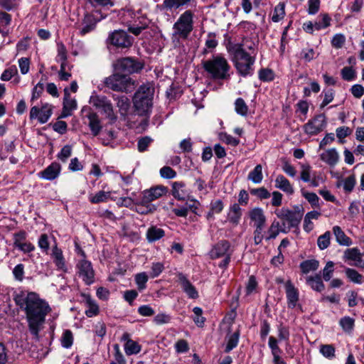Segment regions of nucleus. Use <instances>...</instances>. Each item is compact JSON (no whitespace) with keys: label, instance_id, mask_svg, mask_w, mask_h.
<instances>
[{"label":"nucleus","instance_id":"nucleus-1","mask_svg":"<svg viewBox=\"0 0 364 364\" xmlns=\"http://www.w3.org/2000/svg\"><path fill=\"white\" fill-rule=\"evenodd\" d=\"M14 299L19 309L25 313L30 332L38 336L45 323L46 316L51 311L49 304L33 291H21L14 296Z\"/></svg>","mask_w":364,"mask_h":364},{"label":"nucleus","instance_id":"nucleus-2","mask_svg":"<svg viewBox=\"0 0 364 364\" xmlns=\"http://www.w3.org/2000/svg\"><path fill=\"white\" fill-rule=\"evenodd\" d=\"M231 52L237 73L242 77L252 75L257 55L255 43L251 38H245L240 43L234 45Z\"/></svg>","mask_w":364,"mask_h":364},{"label":"nucleus","instance_id":"nucleus-3","mask_svg":"<svg viewBox=\"0 0 364 364\" xmlns=\"http://www.w3.org/2000/svg\"><path fill=\"white\" fill-rule=\"evenodd\" d=\"M154 89L149 85H141L133 97L134 109L139 115L149 114L152 108Z\"/></svg>","mask_w":364,"mask_h":364},{"label":"nucleus","instance_id":"nucleus-4","mask_svg":"<svg viewBox=\"0 0 364 364\" xmlns=\"http://www.w3.org/2000/svg\"><path fill=\"white\" fill-rule=\"evenodd\" d=\"M204 70L215 80H225L229 77L230 65L227 60L220 56H213L202 63Z\"/></svg>","mask_w":364,"mask_h":364},{"label":"nucleus","instance_id":"nucleus-5","mask_svg":"<svg viewBox=\"0 0 364 364\" xmlns=\"http://www.w3.org/2000/svg\"><path fill=\"white\" fill-rule=\"evenodd\" d=\"M104 83L107 87L113 91L125 93L132 92L136 86L135 80L130 76L119 72L106 77Z\"/></svg>","mask_w":364,"mask_h":364},{"label":"nucleus","instance_id":"nucleus-6","mask_svg":"<svg viewBox=\"0 0 364 364\" xmlns=\"http://www.w3.org/2000/svg\"><path fill=\"white\" fill-rule=\"evenodd\" d=\"M193 13L187 10L183 13L173 24V36L186 39L193 30Z\"/></svg>","mask_w":364,"mask_h":364},{"label":"nucleus","instance_id":"nucleus-7","mask_svg":"<svg viewBox=\"0 0 364 364\" xmlns=\"http://www.w3.org/2000/svg\"><path fill=\"white\" fill-rule=\"evenodd\" d=\"M144 65L137 60L131 58H120L113 63L115 71L120 73L132 74L142 70Z\"/></svg>","mask_w":364,"mask_h":364},{"label":"nucleus","instance_id":"nucleus-8","mask_svg":"<svg viewBox=\"0 0 364 364\" xmlns=\"http://www.w3.org/2000/svg\"><path fill=\"white\" fill-rule=\"evenodd\" d=\"M134 38L123 30H115L110 33L107 43L117 48H129L132 46Z\"/></svg>","mask_w":364,"mask_h":364},{"label":"nucleus","instance_id":"nucleus-9","mask_svg":"<svg viewBox=\"0 0 364 364\" xmlns=\"http://www.w3.org/2000/svg\"><path fill=\"white\" fill-rule=\"evenodd\" d=\"M90 103L96 109H100L109 119H116L117 117L114 112L112 104L107 97L97 95H92L90 99Z\"/></svg>","mask_w":364,"mask_h":364},{"label":"nucleus","instance_id":"nucleus-10","mask_svg":"<svg viewBox=\"0 0 364 364\" xmlns=\"http://www.w3.org/2000/svg\"><path fill=\"white\" fill-rule=\"evenodd\" d=\"M275 213L279 218L286 220L289 228L298 227L303 217V210L299 207L294 210L283 208L276 210Z\"/></svg>","mask_w":364,"mask_h":364},{"label":"nucleus","instance_id":"nucleus-11","mask_svg":"<svg viewBox=\"0 0 364 364\" xmlns=\"http://www.w3.org/2000/svg\"><path fill=\"white\" fill-rule=\"evenodd\" d=\"M53 114V106L48 103L43 104L41 107L34 106L30 110V119H37L40 124L46 123Z\"/></svg>","mask_w":364,"mask_h":364},{"label":"nucleus","instance_id":"nucleus-12","mask_svg":"<svg viewBox=\"0 0 364 364\" xmlns=\"http://www.w3.org/2000/svg\"><path fill=\"white\" fill-rule=\"evenodd\" d=\"M77 274L83 282L90 285L94 282L95 272L90 262L82 259L77 264Z\"/></svg>","mask_w":364,"mask_h":364},{"label":"nucleus","instance_id":"nucleus-13","mask_svg":"<svg viewBox=\"0 0 364 364\" xmlns=\"http://www.w3.org/2000/svg\"><path fill=\"white\" fill-rule=\"evenodd\" d=\"M230 243L228 240H220L216 243L210 251V256L212 259H217L232 255Z\"/></svg>","mask_w":364,"mask_h":364},{"label":"nucleus","instance_id":"nucleus-14","mask_svg":"<svg viewBox=\"0 0 364 364\" xmlns=\"http://www.w3.org/2000/svg\"><path fill=\"white\" fill-rule=\"evenodd\" d=\"M325 127L324 118L321 115L316 116L309 120L304 126V132L309 135H316L323 130Z\"/></svg>","mask_w":364,"mask_h":364},{"label":"nucleus","instance_id":"nucleus-15","mask_svg":"<svg viewBox=\"0 0 364 364\" xmlns=\"http://www.w3.org/2000/svg\"><path fill=\"white\" fill-rule=\"evenodd\" d=\"M343 257L346 260L353 261L354 263L350 264L351 265L364 269V254L361 253L358 248L346 250Z\"/></svg>","mask_w":364,"mask_h":364},{"label":"nucleus","instance_id":"nucleus-16","mask_svg":"<svg viewBox=\"0 0 364 364\" xmlns=\"http://www.w3.org/2000/svg\"><path fill=\"white\" fill-rule=\"evenodd\" d=\"M167 191V188L164 186H157L151 188L150 189L145 190L143 192V203H151V201L155 200L165 195Z\"/></svg>","mask_w":364,"mask_h":364},{"label":"nucleus","instance_id":"nucleus-17","mask_svg":"<svg viewBox=\"0 0 364 364\" xmlns=\"http://www.w3.org/2000/svg\"><path fill=\"white\" fill-rule=\"evenodd\" d=\"M61 171L60 165L57 162H53L50 165H49L43 171H41L38 173L40 178L52 181L55 179L60 175Z\"/></svg>","mask_w":364,"mask_h":364},{"label":"nucleus","instance_id":"nucleus-18","mask_svg":"<svg viewBox=\"0 0 364 364\" xmlns=\"http://www.w3.org/2000/svg\"><path fill=\"white\" fill-rule=\"evenodd\" d=\"M178 277L181 288L188 296L193 299H197L198 292L187 277L181 273L178 274Z\"/></svg>","mask_w":364,"mask_h":364},{"label":"nucleus","instance_id":"nucleus-19","mask_svg":"<svg viewBox=\"0 0 364 364\" xmlns=\"http://www.w3.org/2000/svg\"><path fill=\"white\" fill-rule=\"evenodd\" d=\"M51 257L58 270L67 272L68 268L65 263L63 251L55 245L52 249Z\"/></svg>","mask_w":364,"mask_h":364},{"label":"nucleus","instance_id":"nucleus-20","mask_svg":"<svg viewBox=\"0 0 364 364\" xmlns=\"http://www.w3.org/2000/svg\"><path fill=\"white\" fill-rule=\"evenodd\" d=\"M285 289L287 294V299L288 301V306L290 308H294L299 300L298 289L294 286V284L290 280H288L285 283Z\"/></svg>","mask_w":364,"mask_h":364},{"label":"nucleus","instance_id":"nucleus-21","mask_svg":"<svg viewBox=\"0 0 364 364\" xmlns=\"http://www.w3.org/2000/svg\"><path fill=\"white\" fill-rule=\"evenodd\" d=\"M242 217V209L237 203H234L230 207L228 213L227 220L233 226H237L240 221Z\"/></svg>","mask_w":364,"mask_h":364},{"label":"nucleus","instance_id":"nucleus-22","mask_svg":"<svg viewBox=\"0 0 364 364\" xmlns=\"http://www.w3.org/2000/svg\"><path fill=\"white\" fill-rule=\"evenodd\" d=\"M249 217L252 222H254L255 228L264 227L266 217L263 210L259 208H255L249 212Z\"/></svg>","mask_w":364,"mask_h":364},{"label":"nucleus","instance_id":"nucleus-23","mask_svg":"<svg viewBox=\"0 0 364 364\" xmlns=\"http://www.w3.org/2000/svg\"><path fill=\"white\" fill-rule=\"evenodd\" d=\"M87 119L89 120L88 126L91 130L92 134L94 136H97L102 130V125L100 122V119L95 112H90L87 115Z\"/></svg>","mask_w":364,"mask_h":364},{"label":"nucleus","instance_id":"nucleus-24","mask_svg":"<svg viewBox=\"0 0 364 364\" xmlns=\"http://www.w3.org/2000/svg\"><path fill=\"white\" fill-rule=\"evenodd\" d=\"M320 157L323 161L331 166H335L339 160V155L336 149L326 150L321 154Z\"/></svg>","mask_w":364,"mask_h":364},{"label":"nucleus","instance_id":"nucleus-25","mask_svg":"<svg viewBox=\"0 0 364 364\" xmlns=\"http://www.w3.org/2000/svg\"><path fill=\"white\" fill-rule=\"evenodd\" d=\"M333 232L335 235L336 242L340 245L350 246L352 244L351 239L346 235L341 227L338 225L333 226Z\"/></svg>","mask_w":364,"mask_h":364},{"label":"nucleus","instance_id":"nucleus-26","mask_svg":"<svg viewBox=\"0 0 364 364\" xmlns=\"http://www.w3.org/2000/svg\"><path fill=\"white\" fill-rule=\"evenodd\" d=\"M275 186L288 194L291 195L294 193V188L291 184L283 175H278L277 176L275 179Z\"/></svg>","mask_w":364,"mask_h":364},{"label":"nucleus","instance_id":"nucleus-27","mask_svg":"<svg viewBox=\"0 0 364 364\" xmlns=\"http://www.w3.org/2000/svg\"><path fill=\"white\" fill-rule=\"evenodd\" d=\"M306 282L307 284L309 285L310 287L316 291L321 292L325 288L321 277L318 274H316L314 277H307L306 278Z\"/></svg>","mask_w":364,"mask_h":364},{"label":"nucleus","instance_id":"nucleus-28","mask_svg":"<svg viewBox=\"0 0 364 364\" xmlns=\"http://www.w3.org/2000/svg\"><path fill=\"white\" fill-rule=\"evenodd\" d=\"M96 23L97 21L92 15H85L82 22V27L80 30V33L82 35H85L86 33L93 31L95 28Z\"/></svg>","mask_w":364,"mask_h":364},{"label":"nucleus","instance_id":"nucleus-29","mask_svg":"<svg viewBox=\"0 0 364 364\" xmlns=\"http://www.w3.org/2000/svg\"><path fill=\"white\" fill-rule=\"evenodd\" d=\"M114 100L117 102V106L119 108V111L122 115L127 114L129 107L130 102L126 96H113Z\"/></svg>","mask_w":364,"mask_h":364},{"label":"nucleus","instance_id":"nucleus-30","mask_svg":"<svg viewBox=\"0 0 364 364\" xmlns=\"http://www.w3.org/2000/svg\"><path fill=\"white\" fill-rule=\"evenodd\" d=\"M164 230L156 226L150 227L146 232V239L149 242H153L164 236Z\"/></svg>","mask_w":364,"mask_h":364},{"label":"nucleus","instance_id":"nucleus-31","mask_svg":"<svg viewBox=\"0 0 364 364\" xmlns=\"http://www.w3.org/2000/svg\"><path fill=\"white\" fill-rule=\"evenodd\" d=\"M185 183L176 181L172 184V195L177 200H184L186 196V191L184 189Z\"/></svg>","mask_w":364,"mask_h":364},{"label":"nucleus","instance_id":"nucleus-32","mask_svg":"<svg viewBox=\"0 0 364 364\" xmlns=\"http://www.w3.org/2000/svg\"><path fill=\"white\" fill-rule=\"evenodd\" d=\"M156 210V205L151 204V203H144L143 198L139 203H136L134 210L141 215H147L154 213Z\"/></svg>","mask_w":364,"mask_h":364},{"label":"nucleus","instance_id":"nucleus-33","mask_svg":"<svg viewBox=\"0 0 364 364\" xmlns=\"http://www.w3.org/2000/svg\"><path fill=\"white\" fill-rule=\"evenodd\" d=\"M85 304L87 306V309L85 311V314L88 317H92L96 316L99 313V306L95 301L91 299L90 296H85Z\"/></svg>","mask_w":364,"mask_h":364},{"label":"nucleus","instance_id":"nucleus-34","mask_svg":"<svg viewBox=\"0 0 364 364\" xmlns=\"http://www.w3.org/2000/svg\"><path fill=\"white\" fill-rule=\"evenodd\" d=\"M248 180L255 183H259L263 179L262 166L260 164L257 165L255 168L250 172L247 176Z\"/></svg>","mask_w":364,"mask_h":364},{"label":"nucleus","instance_id":"nucleus-35","mask_svg":"<svg viewBox=\"0 0 364 364\" xmlns=\"http://www.w3.org/2000/svg\"><path fill=\"white\" fill-rule=\"evenodd\" d=\"M63 105L65 111H73L77 108L76 100L70 97L68 88L64 89Z\"/></svg>","mask_w":364,"mask_h":364},{"label":"nucleus","instance_id":"nucleus-36","mask_svg":"<svg viewBox=\"0 0 364 364\" xmlns=\"http://www.w3.org/2000/svg\"><path fill=\"white\" fill-rule=\"evenodd\" d=\"M345 274L348 279L353 283L361 284L363 282V276L354 269L346 268Z\"/></svg>","mask_w":364,"mask_h":364},{"label":"nucleus","instance_id":"nucleus-37","mask_svg":"<svg viewBox=\"0 0 364 364\" xmlns=\"http://www.w3.org/2000/svg\"><path fill=\"white\" fill-rule=\"evenodd\" d=\"M318 267V261L316 259H309L302 262L300 264V268L304 274H307L311 271H315Z\"/></svg>","mask_w":364,"mask_h":364},{"label":"nucleus","instance_id":"nucleus-38","mask_svg":"<svg viewBox=\"0 0 364 364\" xmlns=\"http://www.w3.org/2000/svg\"><path fill=\"white\" fill-rule=\"evenodd\" d=\"M124 350L127 355L137 354L141 350V346L136 342L128 339L124 345Z\"/></svg>","mask_w":364,"mask_h":364},{"label":"nucleus","instance_id":"nucleus-39","mask_svg":"<svg viewBox=\"0 0 364 364\" xmlns=\"http://www.w3.org/2000/svg\"><path fill=\"white\" fill-rule=\"evenodd\" d=\"M339 324L346 333H351L354 328L355 320L350 316H344L339 321Z\"/></svg>","mask_w":364,"mask_h":364},{"label":"nucleus","instance_id":"nucleus-40","mask_svg":"<svg viewBox=\"0 0 364 364\" xmlns=\"http://www.w3.org/2000/svg\"><path fill=\"white\" fill-rule=\"evenodd\" d=\"M331 234L329 231L325 232L317 239V245L321 250L326 249L331 243Z\"/></svg>","mask_w":364,"mask_h":364},{"label":"nucleus","instance_id":"nucleus-41","mask_svg":"<svg viewBox=\"0 0 364 364\" xmlns=\"http://www.w3.org/2000/svg\"><path fill=\"white\" fill-rule=\"evenodd\" d=\"M110 197V192L100 191L94 196H90V201L92 203L106 202Z\"/></svg>","mask_w":364,"mask_h":364},{"label":"nucleus","instance_id":"nucleus-42","mask_svg":"<svg viewBox=\"0 0 364 364\" xmlns=\"http://www.w3.org/2000/svg\"><path fill=\"white\" fill-rule=\"evenodd\" d=\"M279 227V223L277 221H274L267 230V236L266 237V240H269L275 238L281 231ZM282 231L284 232H286L284 230H282Z\"/></svg>","mask_w":364,"mask_h":364},{"label":"nucleus","instance_id":"nucleus-43","mask_svg":"<svg viewBox=\"0 0 364 364\" xmlns=\"http://www.w3.org/2000/svg\"><path fill=\"white\" fill-rule=\"evenodd\" d=\"M352 133V130L346 126L338 127L336 130V136L338 139V142L343 144L345 142L344 139Z\"/></svg>","mask_w":364,"mask_h":364},{"label":"nucleus","instance_id":"nucleus-44","mask_svg":"<svg viewBox=\"0 0 364 364\" xmlns=\"http://www.w3.org/2000/svg\"><path fill=\"white\" fill-rule=\"evenodd\" d=\"M62 346L65 348H69L72 346L73 343V335L70 330H65L60 339Z\"/></svg>","mask_w":364,"mask_h":364},{"label":"nucleus","instance_id":"nucleus-45","mask_svg":"<svg viewBox=\"0 0 364 364\" xmlns=\"http://www.w3.org/2000/svg\"><path fill=\"white\" fill-rule=\"evenodd\" d=\"M235 111L238 114L246 116L248 112V107L242 98H237L235 102Z\"/></svg>","mask_w":364,"mask_h":364},{"label":"nucleus","instance_id":"nucleus-46","mask_svg":"<svg viewBox=\"0 0 364 364\" xmlns=\"http://www.w3.org/2000/svg\"><path fill=\"white\" fill-rule=\"evenodd\" d=\"M320 17L321 18V20L314 22V28L316 31L325 28L330 26L331 18L328 14H323Z\"/></svg>","mask_w":364,"mask_h":364},{"label":"nucleus","instance_id":"nucleus-47","mask_svg":"<svg viewBox=\"0 0 364 364\" xmlns=\"http://www.w3.org/2000/svg\"><path fill=\"white\" fill-rule=\"evenodd\" d=\"M191 0H164L163 5L166 9H178Z\"/></svg>","mask_w":364,"mask_h":364},{"label":"nucleus","instance_id":"nucleus-48","mask_svg":"<svg viewBox=\"0 0 364 364\" xmlns=\"http://www.w3.org/2000/svg\"><path fill=\"white\" fill-rule=\"evenodd\" d=\"M284 15H285L284 4H279L274 8V14L272 17V19L274 22H278L284 18Z\"/></svg>","mask_w":364,"mask_h":364},{"label":"nucleus","instance_id":"nucleus-49","mask_svg":"<svg viewBox=\"0 0 364 364\" xmlns=\"http://www.w3.org/2000/svg\"><path fill=\"white\" fill-rule=\"evenodd\" d=\"M147 281L148 276L145 272H141L135 275V282L139 290L140 291L146 288Z\"/></svg>","mask_w":364,"mask_h":364},{"label":"nucleus","instance_id":"nucleus-50","mask_svg":"<svg viewBox=\"0 0 364 364\" xmlns=\"http://www.w3.org/2000/svg\"><path fill=\"white\" fill-rule=\"evenodd\" d=\"M27 238V233L24 230H21L17 232L14 233L13 235V246L14 247H17L20 244L25 242Z\"/></svg>","mask_w":364,"mask_h":364},{"label":"nucleus","instance_id":"nucleus-51","mask_svg":"<svg viewBox=\"0 0 364 364\" xmlns=\"http://www.w3.org/2000/svg\"><path fill=\"white\" fill-rule=\"evenodd\" d=\"M193 311L195 314V317L193 318V321L195 323L199 326L202 327L204 324V322L205 321V318L202 316L203 314V310L200 307H194L193 309Z\"/></svg>","mask_w":364,"mask_h":364},{"label":"nucleus","instance_id":"nucleus-52","mask_svg":"<svg viewBox=\"0 0 364 364\" xmlns=\"http://www.w3.org/2000/svg\"><path fill=\"white\" fill-rule=\"evenodd\" d=\"M239 341V332H235L228 339L227 346L225 347V352L228 353L235 348Z\"/></svg>","mask_w":364,"mask_h":364},{"label":"nucleus","instance_id":"nucleus-53","mask_svg":"<svg viewBox=\"0 0 364 364\" xmlns=\"http://www.w3.org/2000/svg\"><path fill=\"white\" fill-rule=\"evenodd\" d=\"M259 78L264 82L271 81L274 79V73L268 68H263L259 71Z\"/></svg>","mask_w":364,"mask_h":364},{"label":"nucleus","instance_id":"nucleus-54","mask_svg":"<svg viewBox=\"0 0 364 364\" xmlns=\"http://www.w3.org/2000/svg\"><path fill=\"white\" fill-rule=\"evenodd\" d=\"M72 146L70 145L64 146L58 154V158L63 162H65L71 156Z\"/></svg>","mask_w":364,"mask_h":364},{"label":"nucleus","instance_id":"nucleus-55","mask_svg":"<svg viewBox=\"0 0 364 364\" xmlns=\"http://www.w3.org/2000/svg\"><path fill=\"white\" fill-rule=\"evenodd\" d=\"M320 352L327 358H333L335 357V348L332 345H322Z\"/></svg>","mask_w":364,"mask_h":364},{"label":"nucleus","instance_id":"nucleus-56","mask_svg":"<svg viewBox=\"0 0 364 364\" xmlns=\"http://www.w3.org/2000/svg\"><path fill=\"white\" fill-rule=\"evenodd\" d=\"M152 141H153L152 139L147 136L140 138L138 140V143H137V148H138L139 151V152L145 151Z\"/></svg>","mask_w":364,"mask_h":364},{"label":"nucleus","instance_id":"nucleus-57","mask_svg":"<svg viewBox=\"0 0 364 364\" xmlns=\"http://www.w3.org/2000/svg\"><path fill=\"white\" fill-rule=\"evenodd\" d=\"M334 263L329 261L326 263V267L323 269V278L325 281H329L333 272Z\"/></svg>","mask_w":364,"mask_h":364},{"label":"nucleus","instance_id":"nucleus-58","mask_svg":"<svg viewBox=\"0 0 364 364\" xmlns=\"http://www.w3.org/2000/svg\"><path fill=\"white\" fill-rule=\"evenodd\" d=\"M341 76L347 81L353 80L355 77V72L351 67H344L341 70Z\"/></svg>","mask_w":364,"mask_h":364},{"label":"nucleus","instance_id":"nucleus-59","mask_svg":"<svg viewBox=\"0 0 364 364\" xmlns=\"http://www.w3.org/2000/svg\"><path fill=\"white\" fill-rule=\"evenodd\" d=\"M250 193L260 199H266L270 197V193L264 187L252 189Z\"/></svg>","mask_w":364,"mask_h":364},{"label":"nucleus","instance_id":"nucleus-60","mask_svg":"<svg viewBox=\"0 0 364 364\" xmlns=\"http://www.w3.org/2000/svg\"><path fill=\"white\" fill-rule=\"evenodd\" d=\"M160 175L164 178H173L176 176V172L170 166H164L160 169Z\"/></svg>","mask_w":364,"mask_h":364},{"label":"nucleus","instance_id":"nucleus-61","mask_svg":"<svg viewBox=\"0 0 364 364\" xmlns=\"http://www.w3.org/2000/svg\"><path fill=\"white\" fill-rule=\"evenodd\" d=\"M171 317L170 315L161 313L158 314L154 318V322L156 325H162L165 323H168L171 321Z\"/></svg>","mask_w":364,"mask_h":364},{"label":"nucleus","instance_id":"nucleus-62","mask_svg":"<svg viewBox=\"0 0 364 364\" xmlns=\"http://www.w3.org/2000/svg\"><path fill=\"white\" fill-rule=\"evenodd\" d=\"M346 41V38L344 35L343 34H336L335 35L332 40H331V44L332 46L336 48H341L343 47Z\"/></svg>","mask_w":364,"mask_h":364},{"label":"nucleus","instance_id":"nucleus-63","mask_svg":"<svg viewBox=\"0 0 364 364\" xmlns=\"http://www.w3.org/2000/svg\"><path fill=\"white\" fill-rule=\"evenodd\" d=\"M355 184V178L354 176H350L345 178L343 181V188L346 192H351Z\"/></svg>","mask_w":364,"mask_h":364},{"label":"nucleus","instance_id":"nucleus-64","mask_svg":"<svg viewBox=\"0 0 364 364\" xmlns=\"http://www.w3.org/2000/svg\"><path fill=\"white\" fill-rule=\"evenodd\" d=\"M38 247L42 250L43 252H48L49 250V242L48 237L46 234H42L38 242Z\"/></svg>","mask_w":364,"mask_h":364}]
</instances>
